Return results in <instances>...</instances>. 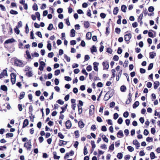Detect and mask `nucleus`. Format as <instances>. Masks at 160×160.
Returning <instances> with one entry per match:
<instances>
[{
	"label": "nucleus",
	"instance_id": "nucleus-13",
	"mask_svg": "<svg viewBox=\"0 0 160 160\" xmlns=\"http://www.w3.org/2000/svg\"><path fill=\"white\" fill-rule=\"evenodd\" d=\"M123 136V132L122 130H119L117 133V137L118 138H121Z\"/></svg>",
	"mask_w": 160,
	"mask_h": 160
},
{
	"label": "nucleus",
	"instance_id": "nucleus-4",
	"mask_svg": "<svg viewBox=\"0 0 160 160\" xmlns=\"http://www.w3.org/2000/svg\"><path fill=\"white\" fill-rule=\"evenodd\" d=\"M132 37L131 34L130 33L126 34L124 35V40L127 42Z\"/></svg>",
	"mask_w": 160,
	"mask_h": 160
},
{
	"label": "nucleus",
	"instance_id": "nucleus-8",
	"mask_svg": "<svg viewBox=\"0 0 160 160\" xmlns=\"http://www.w3.org/2000/svg\"><path fill=\"white\" fill-rule=\"evenodd\" d=\"M94 112V106L93 105H91L90 106L89 110V114L92 115Z\"/></svg>",
	"mask_w": 160,
	"mask_h": 160
},
{
	"label": "nucleus",
	"instance_id": "nucleus-9",
	"mask_svg": "<svg viewBox=\"0 0 160 160\" xmlns=\"http://www.w3.org/2000/svg\"><path fill=\"white\" fill-rule=\"evenodd\" d=\"M72 126V124L70 121L69 120H67L66 122V126L68 129H70Z\"/></svg>",
	"mask_w": 160,
	"mask_h": 160
},
{
	"label": "nucleus",
	"instance_id": "nucleus-48",
	"mask_svg": "<svg viewBox=\"0 0 160 160\" xmlns=\"http://www.w3.org/2000/svg\"><path fill=\"white\" fill-rule=\"evenodd\" d=\"M33 9L34 10L37 11L38 10V7L37 4L36 3H35L32 7Z\"/></svg>",
	"mask_w": 160,
	"mask_h": 160
},
{
	"label": "nucleus",
	"instance_id": "nucleus-62",
	"mask_svg": "<svg viewBox=\"0 0 160 160\" xmlns=\"http://www.w3.org/2000/svg\"><path fill=\"white\" fill-rule=\"evenodd\" d=\"M128 115L129 113L127 111L125 112L123 114V117L126 118L128 117Z\"/></svg>",
	"mask_w": 160,
	"mask_h": 160
},
{
	"label": "nucleus",
	"instance_id": "nucleus-7",
	"mask_svg": "<svg viewBox=\"0 0 160 160\" xmlns=\"http://www.w3.org/2000/svg\"><path fill=\"white\" fill-rule=\"evenodd\" d=\"M103 69H108L109 68V63L107 61L103 62L102 63Z\"/></svg>",
	"mask_w": 160,
	"mask_h": 160
},
{
	"label": "nucleus",
	"instance_id": "nucleus-32",
	"mask_svg": "<svg viewBox=\"0 0 160 160\" xmlns=\"http://www.w3.org/2000/svg\"><path fill=\"white\" fill-rule=\"evenodd\" d=\"M78 113L79 114H81L82 112V107L80 106L79 104L78 105Z\"/></svg>",
	"mask_w": 160,
	"mask_h": 160
},
{
	"label": "nucleus",
	"instance_id": "nucleus-25",
	"mask_svg": "<svg viewBox=\"0 0 160 160\" xmlns=\"http://www.w3.org/2000/svg\"><path fill=\"white\" fill-rule=\"evenodd\" d=\"M122 73V70H121L118 73V74L117 75V76L118 78H117V81H118L119 80V78L121 76Z\"/></svg>",
	"mask_w": 160,
	"mask_h": 160
},
{
	"label": "nucleus",
	"instance_id": "nucleus-49",
	"mask_svg": "<svg viewBox=\"0 0 160 160\" xmlns=\"http://www.w3.org/2000/svg\"><path fill=\"white\" fill-rule=\"evenodd\" d=\"M26 74L27 76L30 77L32 76V74L31 71H28L26 72Z\"/></svg>",
	"mask_w": 160,
	"mask_h": 160
},
{
	"label": "nucleus",
	"instance_id": "nucleus-15",
	"mask_svg": "<svg viewBox=\"0 0 160 160\" xmlns=\"http://www.w3.org/2000/svg\"><path fill=\"white\" fill-rule=\"evenodd\" d=\"M160 83L158 81H156L154 82V89H156L158 87Z\"/></svg>",
	"mask_w": 160,
	"mask_h": 160
},
{
	"label": "nucleus",
	"instance_id": "nucleus-47",
	"mask_svg": "<svg viewBox=\"0 0 160 160\" xmlns=\"http://www.w3.org/2000/svg\"><path fill=\"white\" fill-rule=\"evenodd\" d=\"M133 143L135 145H139L140 143L136 139L134 140L133 141Z\"/></svg>",
	"mask_w": 160,
	"mask_h": 160
},
{
	"label": "nucleus",
	"instance_id": "nucleus-12",
	"mask_svg": "<svg viewBox=\"0 0 160 160\" xmlns=\"http://www.w3.org/2000/svg\"><path fill=\"white\" fill-rule=\"evenodd\" d=\"M15 41V40L13 38H11V39H8L6 40L5 42V44H8L9 43H11L12 42H13Z\"/></svg>",
	"mask_w": 160,
	"mask_h": 160
},
{
	"label": "nucleus",
	"instance_id": "nucleus-59",
	"mask_svg": "<svg viewBox=\"0 0 160 160\" xmlns=\"http://www.w3.org/2000/svg\"><path fill=\"white\" fill-rule=\"evenodd\" d=\"M58 135L61 139H63L64 138V136L61 132H59Z\"/></svg>",
	"mask_w": 160,
	"mask_h": 160
},
{
	"label": "nucleus",
	"instance_id": "nucleus-30",
	"mask_svg": "<svg viewBox=\"0 0 160 160\" xmlns=\"http://www.w3.org/2000/svg\"><path fill=\"white\" fill-rule=\"evenodd\" d=\"M127 8V7L125 5H122L121 6V10L123 12H126Z\"/></svg>",
	"mask_w": 160,
	"mask_h": 160
},
{
	"label": "nucleus",
	"instance_id": "nucleus-3",
	"mask_svg": "<svg viewBox=\"0 0 160 160\" xmlns=\"http://www.w3.org/2000/svg\"><path fill=\"white\" fill-rule=\"evenodd\" d=\"M31 143V142L30 140L29 142L24 144V147L27 148V150L28 151H30L31 150V146H32Z\"/></svg>",
	"mask_w": 160,
	"mask_h": 160
},
{
	"label": "nucleus",
	"instance_id": "nucleus-43",
	"mask_svg": "<svg viewBox=\"0 0 160 160\" xmlns=\"http://www.w3.org/2000/svg\"><path fill=\"white\" fill-rule=\"evenodd\" d=\"M115 70L114 69H112L111 70V72L112 73V77H111V78H113L115 77Z\"/></svg>",
	"mask_w": 160,
	"mask_h": 160
},
{
	"label": "nucleus",
	"instance_id": "nucleus-40",
	"mask_svg": "<svg viewBox=\"0 0 160 160\" xmlns=\"http://www.w3.org/2000/svg\"><path fill=\"white\" fill-rule=\"evenodd\" d=\"M13 134L12 133H8L6 134V138H11L13 137Z\"/></svg>",
	"mask_w": 160,
	"mask_h": 160
},
{
	"label": "nucleus",
	"instance_id": "nucleus-35",
	"mask_svg": "<svg viewBox=\"0 0 160 160\" xmlns=\"http://www.w3.org/2000/svg\"><path fill=\"white\" fill-rule=\"evenodd\" d=\"M150 158L151 159H154L155 157L154 153L153 152H151L150 154Z\"/></svg>",
	"mask_w": 160,
	"mask_h": 160
},
{
	"label": "nucleus",
	"instance_id": "nucleus-58",
	"mask_svg": "<svg viewBox=\"0 0 160 160\" xmlns=\"http://www.w3.org/2000/svg\"><path fill=\"white\" fill-rule=\"evenodd\" d=\"M115 31L117 33L119 34L121 31L120 29L118 28H116L115 29Z\"/></svg>",
	"mask_w": 160,
	"mask_h": 160
},
{
	"label": "nucleus",
	"instance_id": "nucleus-38",
	"mask_svg": "<svg viewBox=\"0 0 160 160\" xmlns=\"http://www.w3.org/2000/svg\"><path fill=\"white\" fill-rule=\"evenodd\" d=\"M64 58L68 62H69L70 61V58L69 57H68L67 55H64Z\"/></svg>",
	"mask_w": 160,
	"mask_h": 160
},
{
	"label": "nucleus",
	"instance_id": "nucleus-61",
	"mask_svg": "<svg viewBox=\"0 0 160 160\" xmlns=\"http://www.w3.org/2000/svg\"><path fill=\"white\" fill-rule=\"evenodd\" d=\"M123 120L121 118H119L118 120V123L120 124H121Z\"/></svg>",
	"mask_w": 160,
	"mask_h": 160
},
{
	"label": "nucleus",
	"instance_id": "nucleus-41",
	"mask_svg": "<svg viewBox=\"0 0 160 160\" xmlns=\"http://www.w3.org/2000/svg\"><path fill=\"white\" fill-rule=\"evenodd\" d=\"M52 45L49 42V41H48V44L47 46V48L48 50L49 51H51V50L52 48Z\"/></svg>",
	"mask_w": 160,
	"mask_h": 160
},
{
	"label": "nucleus",
	"instance_id": "nucleus-34",
	"mask_svg": "<svg viewBox=\"0 0 160 160\" xmlns=\"http://www.w3.org/2000/svg\"><path fill=\"white\" fill-rule=\"evenodd\" d=\"M91 145H92V152H93L94 150V149L96 147V145L95 144V142L94 141H91Z\"/></svg>",
	"mask_w": 160,
	"mask_h": 160
},
{
	"label": "nucleus",
	"instance_id": "nucleus-17",
	"mask_svg": "<svg viewBox=\"0 0 160 160\" xmlns=\"http://www.w3.org/2000/svg\"><path fill=\"white\" fill-rule=\"evenodd\" d=\"M78 125L79 127L81 128H82L84 126V124L83 122L81 121H80L78 122Z\"/></svg>",
	"mask_w": 160,
	"mask_h": 160
},
{
	"label": "nucleus",
	"instance_id": "nucleus-33",
	"mask_svg": "<svg viewBox=\"0 0 160 160\" xmlns=\"http://www.w3.org/2000/svg\"><path fill=\"white\" fill-rule=\"evenodd\" d=\"M31 55L33 58L35 57H38L39 56V54L38 52H35L32 53Z\"/></svg>",
	"mask_w": 160,
	"mask_h": 160
},
{
	"label": "nucleus",
	"instance_id": "nucleus-52",
	"mask_svg": "<svg viewBox=\"0 0 160 160\" xmlns=\"http://www.w3.org/2000/svg\"><path fill=\"white\" fill-rule=\"evenodd\" d=\"M148 10L149 12H152L154 10V8L152 6L149 7L148 8Z\"/></svg>",
	"mask_w": 160,
	"mask_h": 160
},
{
	"label": "nucleus",
	"instance_id": "nucleus-19",
	"mask_svg": "<svg viewBox=\"0 0 160 160\" xmlns=\"http://www.w3.org/2000/svg\"><path fill=\"white\" fill-rule=\"evenodd\" d=\"M91 52L92 53L94 52H96L97 51V49L95 46L93 45L92 48H91Z\"/></svg>",
	"mask_w": 160,
	"mask_h": 160
},
{
	"label": "nucleus",
	"instance_id": "nucleus-53",
	"mask_svg": "<svg viewBox=\"0 0 160 160\" xmlns=\"http://www.w3.org/2000/svg\"><path fill=\"white\" fill-rule=\"evenodd\" d=\"M60 70L59 69L56 70L54 72V75L56 76L58 75L60 73Z\"/></svg>",
	"mask_w": 160,
	"mask_h": 160
},
{
	"label": "nucleus",
	"instance_id": "nucleus-24",
	"mask_svg": "<svg viewBox=\"0 0 160 160\" xmlns=\"http://www.w3.org/2000/svg\"><path fill=\"white\" fill-rule=\"evenodd\" d=\"M139 103L138 101H136L133 105V108H136L139 105Z\"/></svg>",
	"mask_w": 160,
	"mask_h": 160
},
{
	"label": "nucleus",
	"instance_id": "nucleus-50",
	"mask_svg": "<svg viewBox=\"0 0 160 160\" xmlns=\"http://www.w3.org/2000/svg\"><path fill=\"white\" fill-rule=\"evenodd\" d=\"M109 92H110V93L108 94V96L110 98L112 96L114 93L113 91V90H111Z\"/></svg>",
	"mask_w": 160,
	"mask_h": 160
},
{
	"label": "nucleus",
	"instance_id": "nucleus-57",
	"mask_svg": "<svg viewBox=\"0 0 160 160\" xmlns=\"http://www.w3.org/2000/svg\"><path fill=\"white\" fill-rule=\"evenodd\" d=\"M63 25L62 22H60L58 24V27L60 29H62L63 28Z\"/></svg>",
	"mask_w": 160,
	"mask_h": 160
},
{
	"label": "nucleus",
	"instance_id": "nucleus-27",
	"mask_svg": "<svg viewBox=\"0 0 160 160\" xmlns=\"http://www.w3.org/2000/svg\"><path fill=\"white\" fill-rule=\"evenodd\" d=\"M126 90V88L124 85H122L120 87V90L122 92H125Z\"/></svg>",
	"mask_w": 160,
	"mask_h": 160
},
{
	"label": "nucleus",
	"instance_id": "nucleus-42",
	"mask_svg": "<svg viewBox=\"0 0 160 160\" xmlns=\"http://www.w3.org/2000/svg\"><path fill=\"white\" fill-rule=\"evenodd\" d=\"M127 149L130 152H132L134 150V148L131 146H128L127 147Z\"/></svg>",
	"mask_w": 160,
	"mask_h": 160
},
{
	"label": "nucleus",
	"instance_id": "nucleus-54",
	"mask_svg": "<svg viewBox=\"0 0 160 160\" xmlns=\"http://www.w3.org/2000/svg\"><path fill=\"white\" fill-rule=\"evenodd\" d=\"M153 67V63H151L149 64L148 67V70H151Z\"/></svg>",
	"mask_w": 160,
	"mask_h": 160
},
{
	"label": "nucleus",
	"instance_id": "nucleus-31",
	"mask_svg": "<svg viewBox=\"0 0 160 160\" xmlns=\"http://www.w3.org/2000/svg\"><path fill=\"white\" fill-rule=\"evenodd\" d=\"M25 92H21L20 93L19 96V98L20 99H22L25 96Z\"/></svg>",
	"mask_w": 160,
	"mask_h": 160
},
{
	"label": "nucleus",
	"instance_id": "nucleus-11",
	"mask_svg": "<svg viewBox=\"0 0 160 160\" xmlns=\"http://www.w3.org/2000/svg\"><path fill=\"white\" fill-rule=\"evenodd\" d=\"M67 143V141H65L62 140H60L58 143V145L61 146L63 145H66Z\"/></svg>",
	"mask_w": 160,
	"mask_h": 160
},
{
	"label": "nucleus",
	"instance_id": "nucleus-39",
	"mask_svg": "<svg viewBox=\"0 0 160 160\" xmlns=\"http://www.w3.org/2000/svg\"><path fill=\"white\" fill-rule=\"evenodd\" d=\"M11 14L13 15H17L18 14V12L16 11L13 10H11L10 12Z\"/></svg>",
	"mask_w": 160,
	"mask_h": 160
},
{
	"label": "nucleus",
	"instance_id": "nucleus-23",
	"mask_svg": "<svg viewBox=\"0 0 160 160\" xmlns=\"http://www.w3.org/2000/svg\"><path fill=\"white\" fill-rule=\"evenodd\" d=\"M118 11V7H116L114 8L113 10V14L114 15H117Z\"/></svg>",
	"mask_w": 160,
	"mask_h": 160
},
{
	"label": "nucleus",
	"instance_id": "nucleus-56",
	"mask_svg": "<svg viewBox=\"0 0 160 160\" xmlns=\"http://www.w3.org/2000/svg\"><path fill=\"white\" fill-rule=\"evenodd\" d=\"M154 115L155 116H158V118H160V112H158L156 110L155 111Z\"/></svg>",
	"mask_w": 160,
	"mask_h": 160
},
{
	"label": "nucleus",
	"instance_id": "nucleus-20",
	"mask_svg": "<svg viewBox=\"0 0 160 160\" xmlns=\"http://www.w3.org/2000/svg\"><path fill=\"white\" fill-rule=\"evenodd\" d=\"M53 158L54 159H58L60 158V157L57 155V152H53Z\"/></svg>",
	"mask_w": 160,
	"mask_h": 160
},
{
	"label": "nucleus",
	"instance_id": "nucleus-44",
	"mask_svg": "<svg viewBox=\"0 0 160 160\" xmlns=\"http://www.w3.org/2000/svg\"><path fill=\"white\" fill-rule=\"evenodd\" d=\"M143 15L142 13H141L140 14V15L139 16L138 18V22H140L141 21L142 18L143 17Z\"/></svg>",
	"mask_w": 160,
	"mask_h": 160
},
{
	"label": "nucleus",
	"instance_id": "nucleus-6",
	"mask_svg": "<svg viewBox=\"0 0 160 160\" xmlns=\"http://www.w3.org/2000/svg\"><path fill=\"white\" fill-rule=\"evenodd\" d=\"M5 76H8L7 71L6 69L3 70L1 73L0 74V79L4 77Z\"/></svg>",
	"mask_w": 160,
	"mask_h": 160
},
{
	"label": "nucleus",
	"instance_id": "nucleus-1",
	"mask_svg": "<svg viewBox=\"0 0 160 160\" xmlns=\"http://www.w3.org/2000/svg\"><path fill=\"white\" fill-rule=\"evenodd\" d=\"M14 63V64L17 66L22 67L24 66L23 63L19 60L15 59Z\"/></svg>",
	"mask_w": 160,
	"mask_h": 160
},
{
	"label": "nucleus",
	"instance_id": "nucleus-22",
	"mask_svg": "<svg viewBox=\"0 0 160 160\" xmlns=\"http://www.w3.org/2000/svg\"><path fill=\"white\" fill-rule=\"evenodd\" d=\"M26 55L27 57L26 58L27 59H29L31 58V56L30 54V52L28 50L26 51Z\"/></svg>",
	"mask_w": 160,
	"mask_h": 160
},
{
	"label": "nucleus",
	"instance_id": "nucleus-45",
	"mask_svg": "<svg viewBox=\"0 0 160 160\" xmlns=\"http://www.w3.org/2000/svg\"><path fill=\"white\" fill-rule=\"evenodd\" d=\"M18 28L17 27H16L14 29V30L15 32L17 34H18L20 32V31L18 29Z\"/></svg>",
	"mask_w": 160,
	"mask_h": 160
},
{
	"label": "nucleus",
	"instance_id": "nucleus-10",
	"mask_svg": "<svg viewBox=\"0 0 160 160\" xmlns=\"http://www.w3.org/2000/svg\"><path fill=\"white\" fill-rule=\"evenodd\" d=\"M93 64L94 66L93 67V69L94 70L96 71H98V66L99 65V63L96 62H94L93 63Z\"/></svg>",
	"mask_w": 160,
	"mask_h": 160
},
{
	"label": "nucleus",
	"instance_id": "nucleus-36",
	"mask_svg": "<svg viewBox=\"0 0 160 160\" xmlns=\"http://www.w3.org/2000/svg\"><path fill=\"white\" fill-rule=\"evenodd\" d=\"M35 14L36 15V16L37 17V18H38V20L39 21H40V14L39 12H36L35 13Z\"/></svg>",
	"mask_w": 160,
	"mask_h": 160
},
{
	"label": "nucleus",
	"instance_id": "nucleus-5",
	"mask_svg": "<svg viewBox=\"0 0 160 160\" xmlns=\"http://www.w3.org/2000/svg\"><path fill=\"white\" fill-rule=\"evenodd\" d=\"M45 65V63L43 61H41L40 62V65L39 69L40 71H43L44 67Z\"/></svg>",
	"mask_w": 160,
	"mask_h": 160
},
{
	"label": "nucleus",
	"instance_id": "nucleus-46",
	"mask_svg": "<svg viewBox=\"0 0 160 160\" xmlns=\"http://www.w3.org/2000/svg\"><path fill=\"white\" fill-rule=\"evenodd\" d=\"M123 155L121 153H118L117 155V158L119 159H121L122 158Z\"/></svg>",
	"mask_w": 160,
	"mask_h": 160
},
{
	"label": "nucleus",
	"instance_id": "nucleus-51",
	"mask_svg": "<svg viewBox=\"0 0 160 160\" xmlns=\"http://www.w3.org/2000/svg\"><path fill=\"white\" fill-rule=\"evenodd\" d=\"M86 69L88 71H90L92 70V67L91 65H89L87 66Z\"/></svg>",
	"mask_w": 160,
	"mask_h": 160
},
{
	"label": "nucleus",
	"instance_id": "nucleus-55",
	"mask_svg": "<svg viewBox=\"0 0 160 160\" xmlns=\"http://www.w3.org/2000/svg\"><path fill=\"white\" fill-rule=\"evenodd\" d=\"M75 136L76 138H78L79 137V131L78 130H77L74 132Z\"/></svg>",
	"mask_w": 160,
	"mask_h": 160
},
{
	"label": "nucleus",
	"instance_id": "nucleus-26",
	"mask_svg": "<svg viewBox=\"0 0 160 160\" xmlns=\"http://www.w3.org/2000/svg\"><path fill=\"white\" fill-rule=\"evenodd\" d=\"M75 31L73 29H71L70 32L71 33L70 35V36L71 37H74L75 36Z\"/></svg>",
	"mask_w": 160,
	"mask_h": 160
},
{
	"label": "nucleus",
	"instance_id": "nucleus-2",
	"mask_svg": "<svg viewBox=\"0 0 160 160\" xmlns=\"http://www.w3.org/2000/svg\"><path fill=\"white\" fill-rule=\"evenodd\" d=\"M16 76V74L14 73H12L11 74V80L12 85L15 83Z\"/></svg>",
	"mask_w": 160,
	"mask_h": 160
},
{
	"label": "nucleus",
	"instance_id": "nucleus-14",
	"mask_svg": "<svg viewBox=\"0 0 160 160\" xmlns=\"http://www.w3.org/2000/svg\"><path fill=\"white\" fill-rule=\"evenodd\" d=\"M28 124V119H25L24 120L23 123L22 128H24L27 126Z\"/></svg>",
	"mask_w": 160,
	"mask_h": 160
},
{
	"label": "nucleus",
	"instance_id": "nucleus-64",
	"mask_svg": "<svg viewBox=\"0 0 160 160\" xmlns=\"http://www.w3.org/2000/svg\"><path fill=\"white\" fill-rule=\"evenodd\" d=\"M113 59L114 61H117L118 60L119 57L117 55H115L113 56Z\"/></svg>",
	"mask_w": 160,
	"mask_h": 160
},
{
	"label": "nucleus",
	"instance_id": "nucleus-29",
	"mask_svg": "<svg viewBox=\"0 0 160 160\" xmlns=\"http://www.w3.org/2000/svg\"><path fill=\"white\" fill-rule=\"evenodd\" d=\"M1 88L2 90L4 91H7L8 90L7 87L5 85H2Z\"/></svg>",
	"mask_w": 160,
	"mask_h": 160
},
{
	"label": "nucleus",
	"instance_id": "nucleus-60",
	"mask_svg": "<svg viewBox=\"0 0 160 160\" xmlns=\"http://www.w3.org/2000/svg\"><path fill=\"white\" fill-rule=\"evenodd\" d=\"M88 153V151L87 148L86 146L84 147L83 154L84 155H86Z\"/></svg>",
	"mask_w": 160,
	"mask_h": 160
},
{
	"label": "nucleus",
	"instance_id": "nucleus-28",
	"mask_svg": "<svg viewBox=\"0 0 160 160\" xmlns=\"http://www.w3.org/2000/svg\"><path fill=\"white\" fill-rule=\"evenodd\" d=\"M149 55L150 58L152 59L156 55V53L150 52L149 53Z\"/></svg>",
	"mask_w": 160,
	"mask_h": 160
},
{
	"label": "nucleus",
	"instance_id": "nucleus-37",
	"mask_svg": "<svg viewBox=\"0 0 160 160\" xmlns=\"http://www.w3.org/2000/svg\"><path fill=\"white\" fill-rule=\"evenodd\" d=\"M53 28V24L52 23H50L49 24V26L48 27L47 29L48 30L51 31Z\"/></svg>",
	"mask_w": 160,
	"mask_h": 160
},
{
	"label": "nucleus",
	"instance_id": "nucleus-16",
	"mask_svg": "<svg viewBox=\"0 0 160 160\" xmlns=\"http://www.w3.org/2000/svg\"><path fill=\"white\" fill-rule=\"evenodd\" d=\"M110 92H108L105 95L104 98V100L105 101H107L108 100L109 98V97H108V94H110Z\"/></svg>",
	"mask_w": 160,
	"mask_h": 160
},
{
	"label": "nucleus",
	"instance_id": "nucleus-21",
	"mask_svg": "<svg viewBox=\"0 0 160 160\" xmlns=\"http://www.w3.org/2000/svg\"><path fill=\"white\" fill-rule=\"evenodd\" d=\"M92 34L90 32H88L86 35V38L88 40H90L91 38Z\"/></svg>",
	"mask_w": 160,
	"mask_h": 160
},
{
	"label": "nucleus",
	"instance_id": "nucleus-18",
	"mask_svg": "<svg viewBox=\"0 0 160 160\" xmlns=\"http://www.w3.org/2000/svg\"><path fill=\"white\" fill-rule=\"evenodd\" d=\"M84 25L85 28H88L89 27L90 24L88 21H85L84 22Z\"/></svg>",
	"mask_w": 160,
	"mask_h": 160
},
{
	"label": "nucleus",
	"instance_id": "nucleus-63",
	"mask_svg": "<svg viewBox=\"0 0 160 160\" xmlns=\"http://www.w3.org/2000/svg\"><path fill=\"white\" fill-rule=\"evenodd\" d=\"M152 84L150 82H148L147 84V86L149 88H151L152 87Z\"/></svg>",
	"mask_w": 160,
	"mask_h": 160
}]
</instances>
